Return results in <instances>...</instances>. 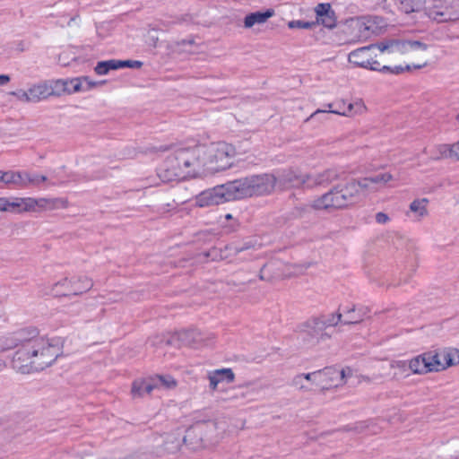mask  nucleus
<instances>
[{"mask_svg":"<svg viewBox=\"0 0 459 459\" xmlns=\"http://www.w3.org/2000/svg\"><path fill=\"white\" fill-rule=\"evenodd\" d=\"M235 155L234 146L225 142L181 147L166 158L158 177L171 182L214 174L230 169Z\"/></svg>","mask_w":459,"mask_h":459,"instance_id":"f257e3e1","label":"nucleus"},{"mask_svg":"<svg viewBox=\"0 0 459 459\" xmlns=\"http://www.w3.org/2000/svg\"><path fill=\"white\" fill-rule=\"evenodd\" d=\"M426 51L427 45L420 41L390 39L351 51L348 62L355 67L397 74L427 65Z\"/></svg>","mask_w":459,"mask_h":459,"instance_id":"f03ea898","label":"nucleus"},{"mask_svg":"<svg viewBox=\"0 0 459 459\" xmlns=\"http://www.w3.org/2000/svg\"><path fill=\"white\" fill-rule=\"evenodd\" d=\"M60 354L61 346L56 339L40 336L33 328L24 348L13 354L12 365L16 371L30 374L49 367Z\"/></svg>","mask_w":459,"mask_h":459,"instance_id":"7ed1b4c3","label":"nucleus"},{"mask_svg":"<svg viewBox=\"0 0 459 459\" xmlns=\"http://www.w3.org/2000/svg\"><path fill=\"white\" fill-rule=\"evenodd\" d=\"M230 433V425L223 419L197 423L184 435L185 445L195 452L214 449Z\"/></svg>","mask_w":459,"mask_h":459,"instance_id":"20e7f679","label":"nucleus"},{"mask_svg":"<svg viewBox=\"0 0 459 459\" xmlns=\"http://www.w3.org/2000/svg\"><path fill=\"white\" fill-rule=\"evenodd\" d=\"M277 184L278 177L273 173L252 174L232 180L237 200L270 195Z\"/></svg>","mask_w":459,"mask_h":459,"instance_id":"39448f33","label":"nucleus"},{"mask_svg":"<svg viewBox=\"0 0 459 459\" xmlns=\"http://www.w3.org/2000/svg\"><path fill=\"white\" fill-rule=\"evenodd\" d=\"M383 27L379 17H355L344 22L342 31L349 43H361L380 34Z\"/></svg>","mask_w":459,"mask_h":459,"instance_id":"423d86ee","label":"nucleus"},{"mask_svg":"<svg viewBox=\"0 0 459 459\" xmlns=\"http://www.w3.org/2000/svg\"><path fill=\"white\" fill-rule=\"evenodd\" d=\"M424 14L437 23L459 21V0H428Z\"/></svg>","mask_w":459,"mask_h":459,"instance_id":"0eeeda50","label":"nucleus"},{"mask_svg":"<svg viewBox=\"0 0 459 459\" xmlns=\"http://www.w3.org/2000/svg\"><path fill=\"white\" fill-rule=\"evenodd\" d=\"M236 200L232 181H229L195 195V204L199 208H206Z\"/></svg>","mask_w":459,"mask_h":459,"instance_id":"6e6552de","label":"nucleus"},{"mask_svg":"<svg viewBox=\"0 0 459 459\" xmlns=\"http://www.w3.org/2000/svg\"><path fill=\"white\" fill-rule=\"evenodd\" d=\"M55 80H45L33 83L26 90H19L12 94L19 100L27 103H38L50 97H58Z\"/></svg>","mask_w":459,"mask_h":459,"instance_id":"1a4fd4ad","label":"nucleus"},{"mask_svg":"<svg viewBox=\"0 0 459 459\" xmlns=\"http://www.w3.org/2000/svg\"><path fill=\"white\" fill-rule=\"evenodd\" d=\"M352 202L351 195L344 185H338L312 202L315 210H337L346 207Z\"/></svg>","mask_w":459,"mask_h":459,"instance_id":"9d476101","label":"nucleus"},{"mask_svg":"<svg viewBox=\"0 0 459 459\" xmlns=\"http://www.w3.org/2000/svg\"><path fill=\"white\" fill-rule=\"evenodd\" d=\"M92 287L93 281L90 277L75 275L56 282L52 290L58 296H77L89 291Z\"/></svg>","mask_w":459,"mask_h":459,"instance_id":"9b49d317","label":"nucleus"},{"mask_svg":"<svg viewBox=\"0 0 459 459\" xmlns=\"http://www.w3.org/2000/svg\"><path fill=\"white\" fill-rule=\"evenodd\" d=\"M302 375L305 381L309 384L311 387L314 385L321 389H328L333 385L337 386L339 385V383H334L335 381L339 380L342 382L345 377V370H337L329 368Z\"/></svg>","mask_w":459,"mask_h":459,"instance_id":"f8f14e48","label":"nucleus"},{"mask_svg":"<svg viewBox=\"0 0 459 459\" xmlns=\"http://www.w3.org/2000/svg\"><path fill=\"white\" fill-rule=\"evenodd\" d=\"M185 444L184 436L180 429L166 433L156 440L153 447V453L157 456L176 454Z\"/></svg>","mask_w":459,"mask_h":459,"instance_id":"ddd939ff","label":"nucleus"},{"mask_svg":"<svg viewBox=\"0 0 459 459\" xmlns=\"http://www.w3.org/2000/svg\"><path fill=\"white\" fill-rule=\"evenodd\" d=\"M214 339L212 334H205L198 330H183L176 333L167 341L169 344L178 342V346H205Z\"/></svg>","mask_w":459,"mask_h":459,"instance_id":"4468645a","label":"nucleus"},{"mask_svg":"<svg viewBox=\"0 0 459 459\" xmlns=\"http://www.w3.org/2000/svg\"><path fill=\"white\" fill-rule=\"evenodd\" d=\"M57 96L74 94L82 91H88L98 86L97 82L91 81L88 77H76L72 79L55 80Z\"/></svg>","mask_w":459,"mask_h":459,"instance_id":"2eb2a0df","label":"nucleus"},{"mask_svg":"<svg viewBox=\"0 0 459 459\" xmlns=\"http://www.w3.org/2000/svg\"><path fill=\"white\" fill-rule=\"evenodd\" d=\"M393 368H405L408 367L413 374H427L436 372V366L433 352H427L419 355L409 361H395L392 363Z\"/></svg>","mask_w":459,"mask_h":459,"instance_id":"dca6fc26","label":"nucleus"},{"mask_svg":"<svg viewBox=\"0 0 459 459\" xmlns=\"http://www.w3.org/2000/svg\"><path fill=\"white\" fill-rule=\"evenodd\" d=\"M335 106L337 107L335 109H317L311 114L310 118L314 117L319 113H333L342 117H352L355 116L362 115L367 111V106L365 102L360 99L348 104H346L344 100H340L335 103Z\"/></svg>","mask_w":459,"mask_h":459,"instance_id":"f3484780","label":"nucleus"},{"mask_svg":"<svg viewBox=\"0 0 459 459\" xmlns=\"http://www.w3.org/2000/svg\"><path fill=\"white\" fill-rule=\"evenodd\" d=\"M301 334L304 342L310 345L317 344L320 341L326 339L323 318L314 317L307 320L302 325Z\"/></svg>","mask_w":459,"mask_h":459,"instance_id":"a211bd4d","label":"nucleus"},{"mask_svg":"<svg viewBox=\"0 0 459 459\" xmlns=\"http://www.w3.org/2000/svg\"><path fill=\"white\" fill-rule=\"evenodd\" d=\"M308 173L302 172L298 168H288L278 177V183L283 187L308 189Z\"/></svg>","mask_w":459,"mask_h":459,"instance_id":"6ab92c4d","label":"nucleus"},{"mask_svg":"<svg viewBox=\"0 0 459 459\" xmlns=\"http://www.w3.org/2000/svg\"><path fill=\"white\" fill-rule=\"evenodd\" d=\"M341 169L338 167H329L320 171L308 173V189L326 187L341 178Z\"/></svg>","mask_w":459,"mask_h":459,"instance_id":"aec40b11","label":"nucleus"},{"mask_svg":"<svg viewBox=\"0 0 459 459\" xmlns=\"http://www.w3.org/2000/svg\"><path fill=\"white\" fill-rule=\"evenodd\" d=\"M30 333H33V328L20 329L6 334L0 339V351L4 352L13 349H23L29 341Z\"/></svg>","mask_w":459,"mask_h":459,"instance_id":"412c9836","label":"nucleus"},{"mask_svg":"<svg viewBox=\"0 0 459 459\" xmlns=\"http://www.w3.org/2000/svg\"><path fill=\"white\" fill-rule=\"evenodd\" d=\"M436 372L445 370L459 364V349L445 348L438 351H432Z\"/></svg>","mask_w":459,"mask_h":459,"instance_id":"4be33fe9","label":"nucleus"},{"mask_svg":"<svg viewBox=\"0 0 459 459\" xmlns=\"http://www.w3.org/2000/svg\"><path fill=\"white\" fill-rule=\"evenodd\" d=\"M429 160H452L459 161V140L453 143H439L434 145L429 152Z\"/></svg>","mask_w":459,"mask_h":459,"instance_id":"5701e85b","label":"nucleus"},{"mask_svg":"<svg viewBox=\"0 0 459 459\" xmlns=\"http://www.w3.org/2000/svg\"><path fill=\"white\" fill-rule=\"evenodd\" d=\"M275 15L273 9L269 8L265 11H257L247 13L243 18V28L245 30H254L255 26H261L267 22L269 19Z\"/></svg>","mask_w":459,"mask_h":459,"instance_id":"b1692460","label":"nucleus"},{"mask_svg":"<svg viewBox=\"0 0 459 459\" xmlns=\"http://www.w3.org/2000/svg\"><path fill=\"white\" fill-rule=\"evenodd\" d=\"M207 378L210 389L214 392L218 390L221 383L224 381L228 383L233 382L235 375L230 368H221L208 372Z\"/></svg>","mask_w":459,"mask_h":459,"instance_id":"393cba45","label":"nucleus"},{"mask_svg":"<svg viewBox=\"0 0 459 459\" xmlns=\"http://www.w3.org/2000/svg\"><path fill=\"white\" fill-rule=\"evenodd\" d=\"M316 22L332 29L335 26L334 12L328 3H320L315 7Z\"/></svg>","mask_w":459,"mask_h":459,"instance_id":"a878e982","label":"nucleus"},{"mask_svg":"<svg viewBox=\"0 0 459 459\" xmlns=\"http://www.w3.org/2000/svg\"><path fill=\"white\" fill-rule=\"evenodd\" d=\"M344 189H347L351 195L352 201L355 197L367 191L374 189V184L369 178H364L359 180H351L344 184Z\"/></svg>","mask_w":459,"mask_h":459,"instance_id":"bb28decb","label":"nucleus"},{"mask_svg":"<svg viewBox=\"0 0 459 459\" xmlns=\"http://www.w3.org/2000/svg\"><path fill=\"white\" fill-rule=\"evenodd\" d=\"M429 200L425 197L412 200L409 205L408 214L411 213L415 221H421L429 215Z\"/></svg>","mask_w":459,"mask_h":459,"instance_id":"cd10ccee","label":"nucleus"},{"mask_svg":"<svg viewBox=\"0 0 459 459\" xmlns=\"http://www.w3.org/2000/svg\"><path fill=\"white\" fill-rule=\"evenodd\" d=\"M155 389V385L152 377L136 379L132 384L131 394L134 398H141L145 394H150Z\"/></svg>","mask_w":459,"mask_h":459,"instance_id":"c85d7f7f","label":"nucleus"},{"mask_svg":"<svg viewBox=\"0 0 459 459\" xmlns=\"http://www.w3.org/2000/svg\"><path fill=\"white\" fill-rule=\"evenodd\" d=\"M69 202L66 198H37L38 212L66 209Z\"/></svg>","mask_w":459,"mask_h":459,"instance_id":"c756f323","label":"nucleus"},{"mask_svg":"<svg viewBox=\"0 0 459 459\" xmlns=\"http://www.w3.org/2000/svg\"><path fill=\"white\" fill-rule=\"evenodd\" d=\"M23 175L24 171L0 170V183H4L6 186L24 188Z\"/></svg>","mask_w":459,"mask_h":459,"instance_id":"7c9ffc66","label":"nucleus"},{"mask_svg":"<svg viewBox=\"0 0 459 459\" xmlns=\"http://www.w3.org/2000/svg\"><path fill=\"white\" fill-rule=\"evenodd\" d=\"M366 315V309L359 308L352 305L343 308L342 316H345L344 325H354L363 321Z\"/></svg>","mask_w":459,"mask_h":459,"instance_id":"2f4dec72","label":"nucleus"},{"mask_svg":"<svg viewBox=\"0 0 459 459\" xmlns=\"http://www.w3.org/2000/svg\"><path fill=\"white\" fill-rule=\"evenodd\" d=\"M396 2L399 9L407 14L424 11L428 4V0H396Z\"/></svg>","mask_w":459,"mask_h":459,"instance_id":"473e14b6","label":"nucleus"},{"mask_svg":"<svg viewBox=\"0 0 459 459\" xmlns=\"http://www.w3.org/2000/svg\"><path fill=\"white\" fill-rule=\"evenodd\" d=\"M152 379L155 385V389L170 390L174 389L178 385L176 379L171 376L157 375L152 377Z\"/></svg>","mask_w":459,"mask_h":459,"instance_id":"72a5a7b5","label":"nucleus"},{"mask_svg":"<svg viewBox=\"0 0 459 459\" xmlns=\"http://www.w3.org/2000/svg\"><path fill=\"white\" fill-rule=\"evenodd\" d=\"M121 69L120 60L110 59L107 61L99 62L94 71L99 75L107 74L110 70Z\"/></svg>","mask_w":459,"mask_h":459,"instance_id":"f704fd0d","label":"nucleus"},{"mask_svg":"<svg viewBox=\"0 0 459 459\" xmlns=\"http://www.w3.org/2000/svg\"><path fill=\"white\" fill-rule=\"evenodd\" d=\"M246 398V394L236 388L230 387L226 390L225 396L220 397L221 403H238Z\"/></svg>","mask_w":459,"mask_h":459,"instance_id":"c9c22d12","label":"nucleus"},{"mask_svg":"<svg viewBox=\"0 0 459 459\" xmlns=\"http://www.w3.org/2000/svg\"><path fill=\"white\" fill-rule=\"evenodd\" d=\"M47 177L37 173H29L24 171L23 181L24 188L28 186H39L47 181Z\"/></svg>","mask_w":459,"mask_h":459,"instance_id":"e433bc0d","label":"nucleus"},{"mask_svg":"<svg viewBox=\"0 0 459 459\" xmlns=\"http://www.w3.org/2000/svg\"><path fill=\"white\" fill-rule=\"evenodd\" d=\"M290 385L295 389L304 393H308L313 390L310 385L305 381V379L303 378V375L301 374L296 375L291 379Z\"/></svg>","mask_w":459,"mask_h":459,"instance_id":"4c0bfd02","label":"nucleus"},{"mask_svg":"<svg viewBox=\"0 0 459 459\" xmlns=\"http://www.w3.org/2000/svg\"><path fill=\"white\" fill-rule=\"evenodd\" d=\"M342 313L339 311L329 314L325 319H323L324 328L325 329L327 326L338 325L340 323H342Z\"/></svg>","mask_w":459,"mask_h":459,"instance_id":"58836bf2","label":"nucleus"},{"mask_svg":"<svg viewBox=\"0 0 459 459\" xmlns=\"http://www.w3.org/2000/svg\"><path fill=\"white\" fill-rule=\"evenodd\" d=\"M22 212H38L37 210V198L24 197L22 198Z\"/></svg>","mask_w":459,"mask_h":459,"instance_id":"ea45409f","label":"nucleus"},{"mask_svg":"<svg viewBox=\"0 0 459 459\" xmlns=\"http://www.w3.org/2000/svg\"><path fill=\"white\" fill-rule=\"evenodd\" d=\"M371 181L373 182L374 186L377 184H382L385 185L392 181L394 179V177L389 172H384L377 175H375L373 177H370Z\"/></svg>","mask_w":459,"mask_h":459,"instance_id":"a19ab883","label":"nucleus"},{"mask_svg":"<svg viewBox=\"0 0 459 459\" xmlns=\"http://www.w3.org/2000/svg\"><path fill=\"white\" fill-rule=\"evenodd\" d=\"M315 26L313 22H304L300 20H292L288 22L289 29H305L308 30Z\"/></svg>","mask_w":459,"mask_h":459,"instance_id":"79ce46f5","label":"nucleus"},{"mask_svg":"<svg viewBox=\"0 0 459 459\" xmlns=\"http://www.w3.org/2000/svg\"><path fill=\"white\" fill-rule=\"evenodd\" d=\"M370 424L371 422L368 420L358 421L351 425L348 430L354 431L356 433H364L369 429Z\"/></svg>","mask_w":459,"mask_h":459,"instance_id":"37998d69","label":"nucleus"},{"mask_svg":"<svg viewBox=\"0 0 459 459\" xmlns=\"http://www.w3.org/2000/svg\"><path fill=\"white\" fill-rule=\"evenodd\" d=\"M22 198L14 197L8 200V212H22Z\"/></svg>","mask_w":459,"mask_h":459,"instance_id":"c03bdc74","label":"nucleus"},{"mask_svg":"<svg viewBox=\"0 0 459 459\" xmlns=\"http://www.w3.org/2000/svg\"><path fill=\"white\" fill-rule=\"evenodd\" d=\"M121 68L129 67L138 69L143 66V63L138 60H120Z\"/></svg>","mask_w":459,"mask_h":459,"instance_id":"a18cd8bd","label":"nucleus"},{"mask_svg":"<svg viewBox=\"0 0 459 459\" xmlns=\"http://www.w3.org/2000/svg\"><path fill=\"white\" fill-rule=\"evenodd\" d=\"M377 223L385 225L390 222L391 219L388 214L383 212H377L375 215Z\"/></svg>","mask_w":459,"mask_h":459,"instance_id":"49530a36","label":"nucleus"},{"mask_svg":"<svg viewBox=\"0 0 459 459\" xmlns=\"http://www.w3.org/2000/svg\"><path fill=\"white\" fill-rule=\"evenodd\" d=\"M8 198L0 197V211L8 212Z\"/></svg>","mask_w":459,"mask_h":459,"instance_id":"de8ad7c7","label":"nucleus"},{"mask_svg":"<svg viewBox=\"0 0 459 459\" xmlns=\"http://www.w3.org/2000/svg\"><path fill=\"white\" fill-rule=\"evenodd\" d=\"M11 78L7 74H0V86L6 85L10 82Z\"/></svg>","mask_w":459,"mask_h":459,"instance_id":"09e8293b","label":"nucleus"},{"mask_svg":"<svg viewBox=\"0 0 459 459\" xmlns=\"http://www.w3.org/2000/svg\"><path fill=\"white\" fill-rule=\"evenodd\" d=\"M302 273V268L300 266H295L294 271L291 273V274H299Z\"/></svg>","mask_w":459,"mask_h":459,"instance_id":"8fccbe9b","label":"nucleus"},{"mask_svg":"<svg viewBox=\"0 0 459 459\" xmlns=\"http://www.w3.org/2000/svg\"><path fill=\"white\" fill-rule=\"evenodd\" d=\"M5 367V363L3 359H0V371Z\"/></svg>","mask_w":459,"mask_h":459,"instance_id":"3c124183","label":"nucleus"},{"mask_svg":"<svg viewBox=\"0 0 459 459\" xmlns=\"http://www.w3.org/2000/svg\"><path fill=\"white\" fill-rule=\"evenodd\" d=\"M334 105H335V104H333V103H328V104L326 105V107H327V109H326V110L333 109V107Z\"/></svg>","mask_w":459,"mask_h":459,"instance_id":"603ef678","label":"nucleus"},{"mask_svg":"<svg viewBox=\"0 0 459 459\" xmlns=\"http://www.w3.org/2000/svg\"><path fill=\"white\" fill-rule=\"evenodd\" d=\"M225 219L226 220H231L232 219V215L230 213H228L225 215Z\"/></svg>","mask_w":459,"mask_h":459,"instance_id":"864d4df0","label":"nucleus"},{"mask_svg":"<svg viewBox=\"0 0 459 459\" xmlns=\"http://www.w3.org/2000/svg\"><path fill=\"white\" fill-rule=\"evenodd\" d=\"M448 459H459V455H451L450 458Z\"/></svg>","mask_w":459,"mask_h":459,"instance_id":"5fc2aeb1","label":"nucleus"}]
</instances>
